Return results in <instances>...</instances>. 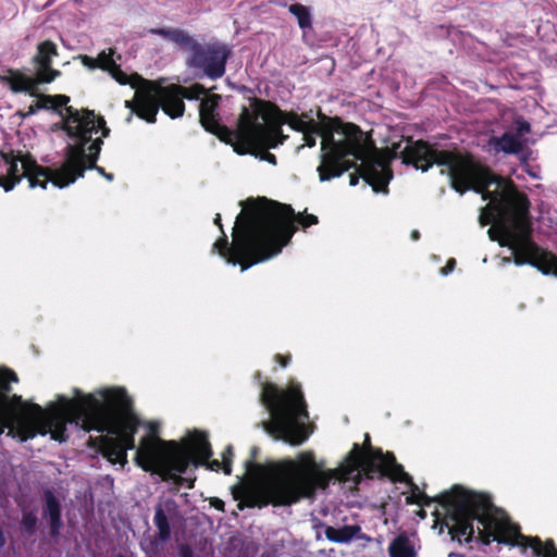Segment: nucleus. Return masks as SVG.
Instances as JSON below:
<instances>
[{"label": "nucleus", "instance_id": "1", "mask_svg": "<svg viewBox=\"0 0 557 557\" xmlns=\"http://www.w3.org/2000/svg\"><path fill=\"white\" fill-rule=\"evenodd\" d=\"M16 374L0 368V435H8L21 442L37 435H50L60 443L67 440V425H76L90 432L106 433L102 453L113 465L127 463V450L135 449V462L145 471L157 473L164 480L193 487L189 479L182 478L188 466L208 463L210 470L232 471V446L222 454V461L209 458L212 454L207 435L193 432L188 444L182 446L174 441L159 436L157 421L143 420L133 408V400L121 386L98 388L91 393L72 389V396L57 395L46 407L23 400L18 395L10 396L11 383Z\"/></svg>", "mask_w": 557, "mask_h": 557}, {"label": "nucleus", "instance_id": "2", "mask_svg": "<svg viewBox=\"0 0 557 557\" xmlns=\"http://www.w3.org/2000/svg\"><path fill=\"white\" fill-rule=\"evenodd\" d=\"M401 152L404 163L422 172L433 164L443 166L441 173H447L456 191L473 189L488 200L479 221L482 226L492 225L487 231L491 240L511 250L512 258L503 257L502 265L513 260L517 265L531 264L543 274L557 276V258L530 239L529 200L511 182L494 175L470 154L435 150L421 141L407 143Z\"/></svg>", "mask_w": 557, "mask_h": 557}, {"label": "nucleus", "instance_id": "3", "mask_svg": "<svg viewBox=\"0 0 557 557\" xmlns=\"http://www.w3.org/2000/svg\"><path fill=\"white\" fill-rule=\"evenodd\" d=\"M247 481L240 482L233 491L239 500L238 508L290 506L301 499H312L318 490H324L331 480L351 482L356 486L362 474L368 478L387 475L395 482L410 487L407 504L428 506L429 496L412 482L411 476L396 462L392 454H383L371 447L363 450L358 444L337 469L322 470L310 450L301 451L295 459L285 458L264 465L246 461Z\"/></svg>", "mask_w": 557, "mask_h": 557}, {"label": "nucleus", "instance_id": "4", "mask_svg": "<svg viewBox=\"0 0 557 557\" xmlns=\"http://www.w3.org/2000/svg\"><path fill=\"white\" fill-rule=\"evenodd\" d=\"M273 120V134L271 143L274 146L258 145L245 154H255L261 160L276 164L275 156L268 152V149L276 148L283 144L286 136L282 134V125L288 124L293 129L302 133L304 140L308 147L315 145L317 138L321 137V162L318 166L321 182L330 181L341 176L360 161L358 173L366 183L372 186L375 193L385 191L393 177L389 162L400 157L404 160V150L407 143L401 140L393 145L391 150H379L366 137L359 127L354 124H345L338 120L323 117L320 122L309 119L307 115L288 114L283 115L275 107L267 103Z\"/></svg>", "mask_w": 557, "mask_h": 557}, {"label": "nucleus", "instance_id": "5", "mask_svg": "<svg viewBox=\"0 0 557 557\" xmlns=\"http://www.w3.org/2000/svg\"><path fill=\"white\" fill-rule=\"evenodd\" d=\"M236 216L233 227V240L230 244L221 225V215L214 218L222 237L212 247L228 264L240 265L242 271L268 261L278 253L292 239L297 230L295 223L304 228L318 224L313 214L295 215L289 206L261 199L247 201Z\"/></svg>", "mask_w": 557, "mask_h": 557}, {"label": "nucleus", "instance_id": "6", "mask_svg": "<svg viewBox=\"0 0 557 557\" xmlns=\"http://www.w3.org/2000/svg\"><path fill=\"white\" fill-rule=\"evenodd\" d=\"M437 499L441 510L436 509L434 528L440 527V533L447 529L453 541L485 545L497 542L517 546L522 553L531 548L535 556L557 557L552 542L543 544L537 537L522 535L519 527L484 494L455 485Z\"/></svg>", "mask_w": 557, "mask_h": 557}, {"label": "nucleus", "instance_id": "7", "mask_svg": "<svg viewBox=\"0 0 557 557\" xmlns=\"http://www.w3.org/2000/svg\"><path fill=\"white\" fill-rule=\"evenodd\" d=\"M48 101L54 108L65 107L62 128L67 138L62 163L59 166L42 169L49 173L47 184L64 188L75 183L87 168L97 162L102 140L109 135L110 129L106 126L104 120L92 111H78L66 107L70 101L67 96H52Z\"/></svg>", "mask_w": 557, "mask_h": 557}, {"label": "nucleus", "instance_id": "8", "mask_svg": "<svg viewBox=\"0 0 557 557\" xmlns=\"http://www.w3.org/2000/svg\"><path fill=\"white\" fill-rule=\"evenodd\" d=\"M157 89L166 90L175 89L177 100L183 104L185 111L184 99H201L199 106L200 122L206 131L215 134L221 140L233 146L234 151L243 154L251 151L252 147L258 145L274 146L270 138L273 134V120L271 111L267 109V102L255 100L249 108H244L235 129L225 127L219 123L218 120V102L220 96L207 95L206 89L199 85L190 87H182L178 85H170L166 87L152 83ZM184 114L172 115V119L180 117Z\"/></svg>", "mask_w": 557, "mask_h": 557}, {"label": "nucleus", "instance_id": "9", "mask_svg": "<svg viewBox=\"0 0 557 557\" xmlns=\"http://www.w3.org/2000/svg\"><path fill=\"white\" fill-rule=\"evenodd\" d=\"M260 400L269 412L262 426L271 437L294 446L309 438L313 430L307 423L309 413L298 383L292 382L286 389L263 383Z\"/></svg>", "mask_w": 557, "mask_h": 557}, {"label": "nucleus", "instance_id": "10", "mask_svg": "<svg viewBox=\"0 0 557 557\" xmlns=\"http://www.w3.org/2000/svg\"><path fill=\"white\" fill-rule=\"evenodd\" d=\"M113 55L114 50L109 49L108 51H101L96 59L82 55L81 60L87 69L94 70L99 67L108 71L119 84L129 85L135 89L134 98L125 101V107L131 109V114L126 119L127 123L132 121L134 113L148 123H154L160 108L165 114L174 116L182 114L183 104L177 100L175 89H157L152 86V82L144 79L138 74L123 72L116 64Z\"/></svg>", "mask_w": 557, "mask_h": 557}, {"label": "nucleus", "instance_id": "11", "mask_svg": "<svg viewBox=\"0 0 557 557\" xmlns=\"http://www.w3.org/2000/svg\"><path fill=\"white\" fill-rule=\"evenodd\" d=\"M49 173L37 164L29 154L22 152H0V186L11 191L23 177H26L30 188L47 187Z\"/></svg>", "mask_w": 557, "mask_h": 557}, {"label": "nucleus", "instance_id": "12", "mask_svg": "<svg viewBox=\"0 0 557 557\" xmlns=\"http://www.w3.org/2000/svg\"><path fill=\"white\" fill-rule=\"evenodd\" d=\"M58 55L57 46L46 40L38 45L37 53L34 57L35 77L21 73H14L9 78L10 88L15 92L33 91L38 84H48L53 82L60 72L51 69L52 59Z\"/></svg>", "mask_w": 557, "mask_h": 557}, {"label": "nucleus", "instance_id": "13", "mask_svg": "<svg viewBox=\"0 0 557 557\" xmlns=\"http://www.w3.org/2000/svg\"><path fill=\"white\" fill-rule=\"evenodd\" d=\"M189 51L188 65L201 70L210 78H220L225 73V63L230 55V50L223 45H213L206 48L201 47L195 40V47L187 49Z\"/></svg>", "mask_w": 557, "mask_h": 557}, {"label": "nucleus", "instance_id": "14", "mask_svg": "<svg viewBox=\"0 0 557 557\" xmlns=\"http://www.w3.org/2000/svg\"><path fill=\"white\" fill-rule=\"evenodd\" d=\"M530 133V124L522 120H517L515 125L506 131L500 137H491L487 141V148L491 152H504L517 154L521 152L527 144V135Z\"/></svg>", "mask_w": 557, "mask_h": 557}, {"label": "nucleus", "instance_id": "15", "mask_svg": "<svg viewBox=\"0 0 557 557\" xmlns=\"http://www.w3.org/2000/svg\"><path fill=\"white\" fill-rule=\"evenodd\" d=\"M176 503L170 498L161 500L156 507L153 521L158 529V537L162 542L170 539L171 528L169 519L176 515Z\"/></svg>", "mask_w": 557, "mask_h": 557}, {"label": "nucleus", "instance_id": "16", "mask_svg": "<svg viewBox=\"0 0 557 557\" xmlns=\"http://www.w3.org/2000/svg\"><path fill=\"white\" fill-rule=\"evenodd\" d=\"M45 500L46 506L44 509V515L50 521L51 534L55 536L59 534V531L62 527L60 502L51 491H47L45 493Z\"/></svg>", "mask_w": 557, "mask_h": 557}, {"label": "nucleus", "instance_id": "17", "mask_svg": "<svg viewBox=\"0 0 557 557\" xmlns=\"http://www.w3.org/2000/svg\"><path fill=\"white\" fill-rule=\"evenodd\" d=\"M150 34L159 35L164 39L178 45L181 48L187 50L195 47V39L187 33L176 28H151L148 30Z\"/></svg>", "mask_w": 557, "mask_h": 557}, {"label": "nucleus", "instance_id": "18", "mask_svg": "<svg viewBox=\"0 0 557 557\" xmlns=\"http://www.w3.org/2000/svg\"><path fill=\"white\" fill-rule=\"evenodd\" d=\"M359 525H344L342 528L327 527L325 536L334 543H348L360 532Z\"/></svg>", "mask_w": 557, "mask_h": 557}, {"label": "nucleus", "instance_id": "19", "mask_svg": "<svg viewBox=\"0 0 557 557\" xmlns=\"http://www.w3.org/2000/svg\"><path fill=\"white\" fill-rule=\"evenodd\" d=\"M388 553L391 557H416L414 545L411 540L400 534L389 544Z\"/></svg>", "mask_w": 557, "mask_h": 557}, {"label": "nucleus", "instance_id": "20", "mask_svg": "<svg viewBox=\"0 0 557 557\" xmlns=\"http://www.w3.org/2000/svg\"><path fill=\"white\" fill-rule=\"evenodd\" d=\"M288 11L297 18L298 25L302 30L311 28L312 14L308 7L300 3H294L289 5Z\"/></svg>", "mask_w": 557, "mask_h": 557}, {"label": "nucleus", "instance_id": "21", "mask_svg": "<svg viewBox=\"0 0 557 557\" xmlns=\"http://www.w3.org/2000/svg\"><path fill=\"white\" fill-rule=\"evenodd\" d=\"M36 522H37V518L32 512L26 513L23 518V525H24L25 530H27V531H32L35 528Z\"/></svg>", "mask_w": 557, "mask_h": 557}, {"label": "nucleus", "instance_id": "22", "mask_svg": "<svg viewBox=\"0 0 557 557\" xmlns=\"http://www.w3.org/2000/svg\"><path fill=\"white\" fill-rule=\"evenodd\" d=\"M455 267H456V260L451 258L447 261V264L441 269L440 272L442 275L446 276L454 271Z\"/></svg>", "mask_w": 557, "mask_h": 557}, {"label": "nucleus", "instance_id": "23", "mask_svg": "<svg viewBox=\"0 0 557 557\" xmlns=\"http://www.w3.org/2000/svg\"><path fill=\"white\" fill-rule=\"evenodd\" d=\"M210 504H211V506H213L218 510H221V511L224 510V502L221 500L220 498H212Z\"/></svg>", "mask_w": 557, "mask_h": 557}, {"label": "nucleus", "instance_id": "24", "mask_svg": "<svg viewBox=\"0 0 557 557\" xmlns=\"http://www.w3.org/2000/svg\"><path fill=\"white\" fill-rule=\"evenodd\" d=\"M275 360L282 366V367H286L289 362V357L288 356H282V355H276L275 356Z\"/></svg>", "mask_w": 557, "mask_h": 557}, {"label": "nucleus", "instance_id": "25", "mask_svg": "<svg viewBox=\"0 0 557 557\" xmlns=\"http://www.w3.org/2000/svg\"><path fill=\"white\" fill-rule=\"evenodd\" d=\"M94 168H95L99 173H101L102 175H104V177H106L107 180H109V181H112V180H113L112 174H106V173H104V170H103L102 168H98V166H96V163H95L92 166L87 168L86 170H88V169H94Z\"/></svg>", "mask_w": 557, "mask_h": 557}, {"label": "nucleus", "instance_id": "26", "mask_svg": "<svg viewBox=\"0 0 557 557\" xmlns=\"http://www.w3.org/2000/svg\"><path fill=\"white\" fill-rule=\"evenodd\" d=\"M357 183H358V177H356L355 175H351L350 176V185L355 186V185H357Z\"/></svg>", "mask_w": 557, "mask_h": 557}, {"label": "nucleus", "instance_id": "27", "mask_svg": "<svg viewBox=\"0 0 557 557\" xmlns=\"http://www.w3.org/2000/svg\"><path fill=\"white\" fill-rule=\"evenodd\" d=\"M411 238H412L413 240H417V239L419 238V232H418V231H413V232L411 233Z\"/></svg>", "mask_w": 557, "mask_h": 557}, {"label": "nucleus", "instance_id": "28", "mask_svg": "<svg viewBox=\"0 0 557 557\" xmlns=\"http://www.w3.org/2000/svg\"><path fill=\"white\" fill-rule=\"evenodd\" d=\"M183 557H193V554L190 550L186 549L183 552Z\"/></svg>", "mask_w": 557, "mask_h": 557}, {"label": "nucleus", "instance_id": "29", "mask_svg": "<svg viewBox=\"0 0 557 557\" xmlns=\"http://www.w3.org/2000/svg\"><path fill=\"white\" fill-rule=\"evenodd\" d=\"M419 516H420L421 518H424V517H425V512H424V510H423V509H421V510L419 511Z\"/></svg>", "mask_w": 557, "mask_h": 557}]
</instances>
